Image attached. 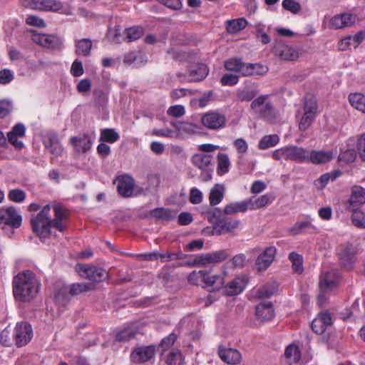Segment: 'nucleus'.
Masks as SVG:
<instances>
[{
    "label": "nucleus",
    "instance_id": "1",
    "mask_svg": "<svg viewBox=\"0 0 365 365\" xmlns=\"http://www.w3.org/2000/svg\"><path fill=\"white\" fill-rule=\"evenodd\" d=\"M53 209L54 212L53 220L50 218L51 206L49 205L44 206L39 213L31 219L34 232L41 238L48 237L51 227L61 232L68 227L66 221L69 217L68 210L58 205H54Z\"/></svg>",
    "mask_w": 365,
    "mask_h": 365
},
{
    "label": "nucleus",
    "instance_id": "2",
    "mask_svg": "<svg viewBox=\"0 0 365 365\" xmlns=\"http://www.w3.org/2000/svg\"><path fill=\"white\" fill-rule=\"evenodd\" d=\"M39 282L35 274L31 270L20 272L12 282L14 298L20 302H30L39 289Z\"/></svg>",
    "mask_w": 365,
    "mask_h": 365
},
{
    "label": "nucleus",
    "instance_id": "3",
    "mask_svg": "<svg viewBox=\"0 0 365 365\" xmlns=\"http://www.w3.org/2000/svg\"><path fill=\"white\" fill-rule=\"evenodd\" d=\"M222 210L215 207L205 212L208 221L213 224V234L217 235L234 233L240 225V220L230 217H223Z\"/></svg>",
    "mask_w": 365,
    "mask_h": 365
},
{
    "label": "nucleus",
    "instance_id": "4",
    "mask_svg": "<svg viewBox=\"0 0 365 365\" xmlns=\"http://www.w3.org/2000/svg\"><path fill=\"white\" fill-rule=\"evenodd\" d=\"M268 95H262L254 99L250 104V109L268 122H273L275 119L274 107L270 101H267Z\"/></svg>",
    "mask_w": 365,
    "mask_h": 365
},
{
    "label": "nucleus",
    "instance_id": "5",
    "mask_svg": "<svg viewBox=\"0 0 365 365\" xmlns=\"http://www.w3.org/2000/svg\"><path fill=\"white\" fill-rule=\"evenodd\" d=\"M192 164L201 170L200 178L202 181L207 182L212 179L214 170V158L210 154L196 153L192 158Z\"/></svg>",
    "mask_w": 365,
    "mask_h": 365
},
{
    "label": "nucleus",
    "instance_id": "6",
    "mask_svg": "<svg viewBox=\"0 0 365 365\" xmlns=\"http://www.w3.org/2000/svg\"><path fill=\"white\" fill-rule=\"evenodd\" d=\"M356 247L351 243H344L339 246L337 255L341 266L346 270H352L356 260Z\"/></svg>",
    "mask_w": 365,
    "mask_h": 365
},
{
    "label": "nucleus",
    "instance_id": "7",
    "mask_svg": "<svg viewBox=\"0 0 365 365\" xmlns=\"http://www.w3.org/2000/svg\"><path fill=\"white\" fill-rule=\"evenodd\" d=\"M22 217L14 206L0 209V227L17 229L21 225Z\"/></svg>",
    "mask_w": 365,
    "mask_h": 365
},
{
    "label": "nucleus",
    "instance_id": "8",
    "mask_svg": "<svg viewBox=\"0 0 365 365\" xmlns=\"http://www.w3.org/2000/svg\"><path fill=\"white\" fill-rule=\"evenodd\" d=\"M34 336L31 325L28 322L16 323L14 329V344L17 347L28 344Z\"/></svg>",
    "mask_w": 365,
    "mask_h": 365
},
{
    "label": "nucleus",
    "instance_id": "9",
    "mask_svg": "<svg viewBox=\"0 0 365 365\" xmlns=\"http://www.w3.org/2000/svg\"><path fill=\"white\" fill-rule=\"evenodd\" d=\"M76 270L82 277L94 282H103L106 279L108 276V272L101 267L77 264Z\"/></svg>",
    "mask_w": 365,
    "mask_h": 365
},
{
    "label": "nucleus",
    "instance_id": "10",
    "mask_svg": "<svg viewBox=\"0 0 365 365\" xmlns=\"http://www.w3.org/2000/svg\"><path fill=\"white\" fill-rule=\"evenodd\" d=\"M32 41L36 44L52 50L61 49L63 47V39L57 35L33 33Z\"/></svg>",
    "mask_w": 365,
    "mask_h": 365
},
{
    "label": "nucleus",
    "instance_id": "11",
    "mask_svg": "<svg viewBox=\"0 0 365 365\" xmlns=\"http://www.w3.org/2000/svg\"><path fill=\"white\" fill-rule=\"evenodd\" d=\"M365 204V189L359 185L351 187L349 198L344 203L345 211H356Z\"/></svg>",
    "mask_w": 365,
    "mask_h": 365
},
{
    "label": "nucleus",
    "instance_id": "12",
    "mask_svg": "<svg viewBox=\"0 0 365 365\" xmlns=\"http://www.w3.org/2000/svg\"><path fill=\"white\" fill-rule=\"evenodd\" d=\"M24 5L31 9L46 11H57L63 8L62 2L56 0H25Z\"/></svg>",
    "mask_w": 365,
    "mask_h": 365
},
{
    "label": "nucleus",
    "instance_id": "13",
    "mask_svg": "<svg viewBox=\"0 0 365 365\" xmlns=\"http://www.w3.org/2000/svg\"><path fill=\"white\" fill-rule=\"evenodd\" d=\"M155 354L154 345L139 346L133 350L130 354V360L135 364L145 363L150 360Z\"/></svg>",
    "mask_w": 365,
    "mask_h": 365
},
{
    "label": "nucleus",
    "instance_id": "14",
    "mask_svg": "<svg viewBox=\"0 0 365 365\" xmlns=\"http://www.w3.org/2000/svg\"><path fill=\"white\" fill-rule=\"evenodd\" d=\"M230 257L228 250H222L216 252L200 255L195 257L194 262L196 264L205 265L207 264L219 263L226 260Z\"/></svg>",
    "mask_w": 365,
    "mask_h": 365
},
{
    "label": "nucleus",
    "instance_id": "15",
    "mask_svg": "<svg viewBox=\"0 0 365 365\" xmlns=\"http://www.w3.org/2000/svg\"><path fill=\"white\" fill-rule=\"evenodd\" d=\"M226 118L217 112H210L202 117V124L207 128L217 130L225 126Z\"/></svg>",
    "mask_w": 365,
    "mask_h": 365
},
{
    "label": "nucleus",
    "instance_id": "16",
    "mask_svg": "<svg viewBox=\"0 0 365 365\" xmlns=\"http://www.w3.org/2000/svg\"><path fill=\"white\" fill-rule=\"evenodd\" d=\"M209 70L205 64L200 63L192 66L182 77L178 75L181 81L196 82L202 81L207 76Z\"/></svg>",
    "mask_w": 365,
    "mask_h": 365
},
{
    "label": "nucleus",
    "instance_id": "17",
    "mask_svg": "<svg viewBox=\"0 0 365 365\" xmlns=\"http://www.w3.org/2000/svg\"><path fill=\"white\" fill-rule=\"evenodd\" d=\"M357 20L358 18L356 15L349 13H343L333 16L330 20V25L333 29H339L351 26Z\"/></svg>",
    "mask_w": 365,
    "mask_h": 365
},
{
    "label": "nucleus",
    "instance_id": "18",
    "mask_svg": "<svg viewBox=\"0 0 365 365\" xmlns=\"http://www.w3.org/2000/svg\"><path fill=\"white\" fill-rule=\"evenodd\" d=\"M43 143L52 155L59 156L62 154L63 149L57 133L48 132L43 137Z\"/></svg>",
    "mask_w": 365,
    "mask_h": 365
},
{
    "label": "nucleus",
    "instance_id": "19",
    "mask_svg": "<svg viewBox=\"0 0 365 365\" xmlns=\"http://www.w3.org/2000/svg\"><path fill=\"white\" fill-rule=\"evenodd\" d=\"M26 127L21 123H16L7 133L8 141L17 150H21L24 144L18 138H22L25 135Z\"/></svg>",
    "mask_w": 365,
    "mask_h": 365
},
{
    "label": "nucleus",
    "instance_id": "20",
    "mask_svg": "<svg viewBox=\"0 0 365 365\" xmlns=\"http://www.w3.org/2000/svg\"><path fill=\"white\" fill-rule=\"evenodd\" d=\"M276 248L273 246L267 247L257 258L255 266L259 271L265 270L273 262Z\"/></svg>",
    "mask_w": 365,
    "mask_h": 365
},
{
    "label": "nucleus",
    "instance_id": "21",
    "mask_svg": "<svg viewBox=\"0 0 365 365\" xmlns=\"http://www.w3.org/2000/svg\"><path fill=\"white\" fill-rule=\"evenodd\" d=\"M69 142L77 153H86L92 146V140L88 133L79 136H72Z\"/></svg>",
    "mask_w": 365,
    "mask_h": 365
},
{
    "label": "nucleus",
    "instance_id": "22",
    "mask_svg": "<svg viewBox=\"0 0 365 365\" xmlns=\"http://www.w3.org/2000/svg\"><path fill=\"white\" fill-rule=\"evenodd\" d=\"M308 150L298 146H286L285 160L303 163L307 160Z\"/></svg>",
    "mask_w": 365,
    "mask_h": 365
},
{
    "label": "nucleus",
    "instance_id": "23",
    "mask_svg": "<svg viewBox=\"0 0 365 365\" xmlns=\"http://www.w3.org/2000/svg\"><path fill=\"white\" fill-rule=\"evenodd\" d=\"M334 154L331 150H308L307 160L315 165L324 164L333 159Z\"/></svg>",
    "mask_w": 365,
    "mask_h": 365
},
{
    "label": "nucleus",
    "instance_id": "24",
    "mask_svg": "<svg viewBox=\"0 0 365 365\" xmlns=\"http://www.w3.org/2000/svg\"><path fill=\"white\" fill-rule=\"evenodd\" d=\"M258 93L257 86L255 83H250L237 90L236 98L238 101L248 102L252 100L253 101Z\"/></svg>",
    "mask_w": 365,
    "mask_h": 365
},
{
    "label": "nucleus",
    "instance_id": "25",
    "mask_svg": "<svg viewBox=\"0 0 365 365\" xmlns=\"http://www.w3.org/2000/svg\"><path fill=\"white\" fill-rule=\"evenodd\" d=\"M218 355L228 364H237L241 360V354L235 349L219 347Z\"/></svg>",
    "mask_w": 365,
    "mask_h": 365
},
{
    "label": "nucleus",
    "instance_id": "26",
    "mask_svg": "<svg viewBox=\"0 0 365 365\" xmlns=\"http://www.w3.org/2000/svg\"><path fill=\"white\" fill-rule=\"evenodd\" d=\"M134 180L128 175H123L118 179L117 190L123 197H130L134 190Z\"/></svg>",
    "mask_w": 365,
    "mask_h": 365
},
{
    "label": "nucleus",
    "instance_id": "27",
    "mask_svg": "<svg viewBox=\"0 0 365 365\" xmlns=\"http://www.w3.org/2000/svg\"><path fill=\"white\" fill-rule=\"evenodd\" d=\"M339 276L335 269H330L326 272L320 278L319 286L322 290L326 291L336 286Z\"/></svg>",
    "mask_w": 365,
    "mask_h": 365
},
{
    "label": "nucleus",
    "instance_id": "28",
    "mask_svg": "<svg viewBox=\"0 0 365 365\" xmlns=\"http://www.w3.org/2000/svg\"><path fill=\"white\" fill-rule=\"evenodd\" d=\"M148 61L146 56L140 51H130L125 54L123 63L126 65H133L138 68L144 66Z\"/></svg>",
    "mask_w": 365,
    "mask_h": 365
},
{
    "label": "nucleus",
    "instance_id": "29",
    "mask_svg": "<svg viewBox=\"0 0 365 365\" xmlns=\"http://www.w3.org/2000/svg\"><path fill=\"white\" fill-rule=\"evenodd\" d=\"M364 38V34L363 31H359L353 36H347L342 38L339 43V49L341 51H346L349 49L351 46L354 48L358 47Z\"/></svg>",
    "mask_w": 365,
    "mask_h": 365
},
{
    "label": "nucleus",
    "instance_id": "30",
    "mask_svg": "<svg viewBox=\"0 0 365 365\" xmlns=\"http://www.w3.org/2000/svg\"><path fill=\"white\" fill-rule=\"evenodd\" d=\"M255 314L261 321L271 320L274 315L273 304L271 302H262L256 307Z\"/></svg>",
    "mask_w": 365,
    "mask_h": 365
},
{
    "label": "nucleus",
    "instance_id": "31",
    "mask_svg": "<svg viewBox=\"0 0 365 365\" xmlns=\"http://www.w3.org/2000/svg\"><path fill=\"white\" fill-rule=\"evenodd\" d=\"M317 228L312 224L310 218L298 221L290 228V232L294 235H299L304 232L314 233Z\"/></svg>",
    "mask_w": 365,
    "mask_h": 365
},
{
    "label": "nucleus",
    "instance_id": "32",
    "mask_svg": "<svg viewBox=\"0 0 365 365\" xmlns=\"http://www.w3.org/2000/svg\"><path fill=\"white\" fill-rule=\"evenodd\" d=\"M177 212L170 208L157 207L150 211V217L160 220L171 221L176 217Z\"/></svg>",
    "mask_w": 365,
    "mask_h": 365
},
{
    "label": "nucleus",
    "instance_id": "33",
    "mask_svg": "<svg viewBox=\"0 0 365 365\" xmlns=\"http://www.w3.org/2000/svg\"><path fill=\"white\" fill-rule=\"evenodd\" d=\"M275 53L280 58L285 61H295L299 58L298 51L288 45L276 47Z\"/></svg>",
    "mask_w": 365,
    "mask_h": 365
},
{
    "label": "nucleus",
    "instance_id": "34",
    "mask_svg": "<svg viewBox=\"0 0 365 365\" xmlns=\"http://www.w3.org/2000/svg\"><path fill=\"white\" fill-rule=\"evenodd\" d=\"M245 287V282L241 278H235L224 287L225 295L234 296L241 293Z\"/></svg>",
    "mask_w": 365,
    "mask_h": 365
},
{
    "label": "nucleus",
    "instance_id": "35",
    "mask_svg": "<svg viewBox=\"0 0 365 365\" xmlns=\"http://www.w3.org/2000/svg\"><path fill=\"white\" fill-rule=\"evenodd\" d=\"M93 46L92 41L90 38H82L75 42V53L78 56L88 57L91 53Z\"/></svg>",
    "mask_w": 365,
    "mask_h": 365
},
{
    "label": "nucleus",
    "instance_id": "36",
    "mask_svg": "<svg viewBox=\"0 0 365 365\" xmlns=\"http://www.w3.org/2000/svg\"><path fill=\"white\" fill-rule=\"evenodd\" d=\"M274 197L271 194H265L259 196L257 198H250L248 200L250 210H257L265 207L266 205L271 204Z\"/></svg>",
    "mask_w": 365,
    "mask_h": 365
},
{
    "label": "nucleus",
    "instance_id": "37",
    "mask_svg": "<svg viewBox=\"0 0 365 365\" xmlns=\"http://www.w3.org/2000/svg\"><path fill=\"white\" fill-rule=\"evenodd\" d=\"M209 279V272L205 270L193 271L187 277V280L191 284L197 286H206L207 280Z\"/></svg>",
    "mask_w": 365,
    "mask_h": 365
},
{
    "label": "nucleus",
    "instance_id": "38",
    "mask_svg": "<svg viewBox=\"0 0 365 365\" xmlns=\"http://www.w3.org/2000/svg\"><path fill=\"white\" fill-rule=\"evenodd\" d=\"M248 200L237 202L227 205L222 212L224 215H232L237 212H245L250 210Z\"/></svg>",
    "mask_w": 365,
    "mask_h": 365
},
{
    "label": "nucleus",
    "instance_id": "39",
    "mask_svg": "<svg viewBox=\"0 0 365 365\" xmlns=\"http://www.w3.org/2000/svg\"><path fill=\"white\" fill-rule=\"evenodd\" d=\"M225 190V186L221 184H216L210 190L209 200L211 205H217L222 200L224 197Z\"/></svg>",
    "mask_w": 365,
    "mask_h": 365
},
{
    "label": "nucleus",
    "instance_id": "40",
    "mask_svg": "<svg viewBox=\"0 0 365 365\" xmlns=\"http://www.w3.org/2000/svg\"><path fill=\"white\" fill-rule=\"evenodd\" d=\"M217 173L219 175H223L229 172L230 161L227 153H219L217 156Z\"/></svg>",
    "mask_w": 365,
    "mask_h": 365
},
{
    "label": "nucleus",
    "instance_id": "41",
    "mask_svg": "<svg viewBox=\"0 0 365 365\" xmlns=\"http://www.w3.org/2000/svg\"><path fill=\"white\" fill-rule=\"evenodd\" d=\"M349 101L355 109L365 113V96L361 93H354L349 95Z\"/></svg>",
    "mask_w": 365,
    "mask_h": 365
},
{
    "label": "nucleus",
    "instance_id": "42",
    "mask_svg": "<svg viewBox=\"0 0 365 365\" xmlns=\"http://www.w3.org/2000/svg\"><path fill=\"white\" fill-rule=\"evenodd\" d=\"M284 356L287 359V363L289 365H292L300 360L301 352L297 345L290 344L286 348Z\"/></svg>",
    "mask_w": 365,
    "mask_h": 365
},
{
    "label": "nucleus",
    "instance_id": "43",
    "mask_svg": "<svg viewBox=\"0 0 365 365\" xmlns=\"http://www.w3.org/2000/svg\"><path fill=\"white\" fill-rule=\"evenodd\" d=\"M68 287V291L71 296L79 294L82 292H88L94 289L95 286L91 283L82 282L73 283Z\"/></svg>",
    "mask_w": 365,
    "mask_h": 365
},
{
    "label": "nucleus",
    "instance_id": "44",
    "mask_svg": "<svg viewBox=\"0 0 365 365\" xmlns=\"http://www.w3.org/2000/svg\"><path fill=\"white\" fill-rule=\"evenodd\" d=\"M120 139V135L114 128H104L101 130L99 140L114 143Z\"/></svg>",
    "mask_w": 365,
    "mask_h": 365
},
{
    "label": "nucleus",
    "instance_id": "45",
    "mask_svg": "<svg viewBox=\"0 0 365 365\" xmlns=\"http://www.w3.org/2000/svg\"><path fill=\"white\" fill-rule=\"evenodd\" d=\"M341 174H342V173L340 170H335L331 173H325V174L321 175V177L315 181V185L319 189H322L328 184V182L330 180L331 181L335 180Z\"/></svg>",
    "mask_w": 365,
    "mask_h": 365
},
{
    "label": "nucleus",
    "instance_id": "46",
    "mask_svg": "<svg viewBox=\"0 0 365 365\" xmlns=\"http://www.w3.org/2000/svg\"><path fill=\"white\" fill-rule=\"evenodd\" d=\"M277 289V286L275 282L267 283L256 291V297L259 299L269 298L272 297Z\"/></svg>",
    "mask_w": 365,
    "mask_h": 365
},
{
    "label": "nucleus",
    "instance_id": "47",
    "mask_svg": "<svg viewBox=\"0 0 365 365\" xmlns=\"http://www.w3.org/2000/svg\"><path fill=\"white\" fill-rule=\"evenodd\" d=\"M226 272H223L222 274H215L212 276L209 274V279L207 280L205 287L211 288L213 291L220 289L225 284L224 276Z\"/></svg>",
    "mask_w": 365,
    "mask_h": 365
},
{
    "label": "nucleus",
    "instance_id": "48",
    "mask_svg": "<svg viewBox=\"0 0 365 365\" xmlns=\"http://www.w3.org/2000/svg\"><path fill=\"white\" fill-rule=\"evenodd\" d=\"M247 25V21L243 19H237L233 20H228L227 21L226 29L230 34H235L244 29Z\"/></svg>",
    "mask_w": 365,
    "mask_h": 365
},
{
    "label": "nucleus",
    "instance_id": "49",
    "mask_svg": "<svg viewBox=\"0 0 365 365\" xmlns=\"http://www.w3.org/2000/svg\"><path fill=\"white\" fill-rule=\"evenodd\" d=\"M54 299L56 304L62 307H65L69 303L71 295L68 291L67 286H63L56 291Z\"/></svg>",
    "mask_w": 365,
    "mask_h": 365
},
{
    "label": "nucleus",
    "instance_id": "50",
    "mask_svg": "<svg viewBox=\"0 0 365 365\" xmlns=\"http://www.w3.org/2000/svg\"><path fill=\"white\" fill-rule=\"evenodd\" d=\"M279 141L277 135H267L263 136L259 141L258 147L260 150H266L275 146Z\"/></svg>",
    "mask_w": 365,
    "mask_h": 365
},
{
    "label": "nucleus",
    "instance_id": "51",
    "mask_svg": "<svg viewBox=\"0 0 365 365\" xmlns=\"http://www.w3.org/2000/svg\"><path fill=\"white\" fill-rule=\"evenodd\" d=\"M317 108L318 106L316 99L312 96H305L304 103V113L316 118Z\"/></svg>",
    "mask_w": 365,
    "mask_h": 365
},
{
    "label": "nucleus",
    "instance_id": "52",
    "mask_svg": "<svg viewBox=\"0 0 365 365\" xmlns=\"http://www.w3.org/2000/svg\"><path fill=\"white\" fill-rule=\"evenodd\" d=\"M137 331L130 327H126L119 331L115 336V340L119 342H126L135 338Z\"/></svg>",
    "mask_w": 365,
    "mask_h": 365
},
{
    "label": "nucleus",
    "instance_id": "53",
    "mask_svg": "<svg viewBox=\"0 0 365 365\" xmlns=\"http://www.w3.org/2000/svg\"><path fill=\"white\" fill-rule=\"evenodd\" d=\"M289 259L292 263V270L295 273L301 274L303 270V258L300 255L295 252H291L289 255Z\"/></svg>",
    "mask_w": 365,
    "mask_h": 365
},
{
    "label": "nucleus",
    "instance_id": "54",
    "mask_svg": "<svg viewBox=\"0 0 365 365\" xmlns=\"http://www.w3.org/2000/svg\"><path fill=\"white\" fill-rule=\"evenodd\" d=\"M124 33L125 34V40L130 42L139 39L143 35V30L141 27L133 26L126 29Z\"/></svg>",
    "mask_w": 365,
    "mask_h": 365
},
{
    "label": "nucleus",
    "instance_id": "55",
    "mask_svg": "<svg viewBox=\"0 0 365 365\" xmlns=\"http://www.w3.org/2000/svg\"><path fill=\"white\" fill-rule=\"evenodd\" d=\"M356 158V152L354 148H348L344 151L341 150V153L339 155V160L344 162L346 164L354 162Z\"/></svg>",
    "mask_w": 365,
    "mask_h": 365
},
{
    "label": "nucleus",
    "instance_id": "56",
    "mask_svg": "<svg viewBox=\"0 0 365 365\" xmlns=\"http://www.w3.org/2000/svg\"><path fill=\"white\" fill-rule=\"evenodd\" d=\"M26 192L21 189H12L8 193V198L14 202H22L26 199Z\"/></svg>",
    "mask_w": 365,
    "mask_h": 365
},
{
    "label": "nucleus",
    "instance_id": "57",
    "mask_svg": "<svg viewBox=\"0 0 365 365\" xmlns=\"http://www.w3.org/2000/svg\"><path fill=\"white\" fill-rule=\"evenodd\" d=\"M168 365H183L182 354L180 351L169 353L166 359Z\"/></svg>",
    "mask_w": 365,
    "mask_h": 365
},
{
    "label": "nucleus",
    "instance_id": "58",
    "mask_svg": "<svg viewBox=\"0 0 365 365\" xmlns=\"http://www.w3.org/2000/svg\"><path fill=\"white\" fill-rule=\"evenodd\" d=\"M352 212L351 220L353 224L359 227H365V214L360 209L356 211H348Z\"/></svg>",
    "mask_w": 365,
    "mask_h": 365
},
{
    "label": "nucleus",
    "instance_id": "59",
    "mask_svg": "<svg viewBox=\"0 0 365 365\" xmlns=\"http://www.w3.org/2000/svg\"><path fill=\"white\" fill-rule=\"evenodd\" d=\"M282 6L283 9L294 14H298L302 10L300 4L294 0H283Z\"/></svg>",
    "mask_w": 365,
    "mask_h": 365
},
{
    "label": "nucleus",
    "instance_id": "60",
    "mask_svg": "<svg viewBox=\"0 0 365 365\" xmlns=\"http://www.w3.org/2000/svg\"><path fill=\"white\" fill-rule=\"evenodd\" d=\"M0 343L4 346H11L14 343V332L11 334L7 328L1 331L0 334Z\"/></svg>",
    "mask_w": 365,
    "mask_h": 365
},
{
    "label": "nucleus",
    "instance_id": "61",
    "mask_svg": "<svg viewBox=\"0 0 365 365\" xmlns=\"http://www.w3.org/2000/svg\"><path fill=\"white\" fill-rule=\"evenodd\" d=\"M242 59L237 58H231L225 61V68L227 71L238 72L242 63Z\"/></svg>",
    "mask_w": 365,
    "mask_h": 365
},
{
    "label": "nucleus",
    "instance_id": "62",
    "mask_svg": "<svg viewBox=\"0 0 365 365\" xmlns=\"http://www.w3.org/2000/svg\"><path fill=\"white\" fill-rule=\"evenodd\" d=\"M238 76L232 73H225L220 79V83L222 86H235L238 83Z\"/></svg>",
    "mask_w": 365,
    "mask_h": 365
},
{
    "label": "nucleus",
    "instance_id": "63",
    "mask_svg": "<svg viewBox=\"0 0 365 365\" xmlns=\"http://www.w3.org/2000/svg\"><path fill=\"white\" fill-rule=\"evenodd\" d=\"M251 76H263L268 72V67L260 63H251Z\"/></svg>",
    "mask_w": 365,
    "mask_h": 365
},
{
    "label": "nucleus",
    "instance_id": "64",
    "mask_svg": "<svg viewBox=\"0 0 365 365\" xmlns=\"http://www.w3.org/2000/svg\"><path fill=\"white\" fill-rule=\"evenodd\" d=\"M177 335L175 333H171L168 336L163 338L160 344V348L165 351L168 349L176 341Z\"/></svg>",
    "mask_w": 365,
    "mask_h": 365
}]
</instances>
